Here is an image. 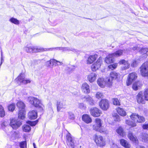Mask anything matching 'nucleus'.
Instances as JSON below:
<instances>
[{"mask_svg":"<svg viewBox=\"0 0 148 148\" xmlns=\"http://www.w3.org/2000/svg\"><path fill=\"white\" fill-rule=\"evenodd\" d=\"M103 121L100 119L96 118L94 121V124L92 125L93 130L101 133L107 134L109 131L105 127L103 126Z\"/></svg>","mask_w":148,"mask_h":148,"instance_id":"nucleus-1","label":"nucleus"},{"mask_svg":"<svg viewBox=\"0 0 148 148\" xmlns=\"http://www.w3.org/2000/svg\"><path fill=\"white\" fill-rule=\"evenodd\" d=\"M28 100L30 104L35 107L38 108L40 111L43 110L44 107L40 100L33 97H29Z\"/></svg>","mask_w":148,"mask_h":148,"instance_id":"nucleus-2","label":"nucleus"},{"mask_svg":"<svg viewBox=\"0 0 148 148\" xmlns=\"http://www.w3.org/2000/svg\"><path fill=\"white\" fill-rule=\"evenodd\" d=\"M17 106L19 110L18 117L22 119L25 118V106L24 103L21 101H18L17 103Z\"/></svg>","mask_w":148,"mask_h":148,"instance_id":"nucleus-3","label":"nucleus"},{"mask_svg":"<svg viewBox=\"0 0 148 148\" xmlns=\"http://www.w3.org/2000/svg\"><path fill=\"white\" fill-rule=\"evenodd\" d=\"M24 50L28 53H34L40 52L41 51H46L48 50L47 49L39 47H34L31 45H27L24 48Z\"/></svg>","mask_w":148,"mask_h":148,"instance_id":"nucleus-4","label":"nucleus"},{"mask_svg":"<svg viewBox=\"0 0 148 148\" xmlns=\"http://www.w3.org/2000/svg\"><path fill=\"white\" fill-rule=\"evenodd\" d=\"M139 71L143 77L148 76V62H145L142 64L139 68Z\"/></svg>","mask_w":148,"mask_h":148,"instance_id":"nucleus-5","label":"nucleus"},{"mask_svg":"<svg viewBox=\"0 0 148 148\" xmlns=\"http://www.w3.org/2000/svg\"><path fill=\"white\" fill-rule=\"evenodd\" d=\"M94 139L97 145L100 147H103L105 145V141L103 137L100 135L95 134L94 136Z\"/></svg>","mask_w":148,"mask_h":148,"instance_id":"nucleus-6","label":"nucleus"},{"mask_svg":"<svg viewBox=\"0 0 148 148\" xmlns=\"http://www.w3.org/2000/svg\"><path fill=\"white\" fill-rule=\"evenodd\" d=\"M102 62V58L100 57L92 65L91 69L92 71H95L96 70L98 69L100 67Z\"/></svg>","mask_w":148,"mask_h":148,"instance_id":"nucleus-7","label":"nucleus"},{"mask_svg":"<svg viewBox=\"0 0 148 148\" xmlns=\"http://www.w3.org/2000/svg\"><path fill=\"white\" fill-rule=\"evenodd\" d=\"M24 78V74L21 73L15 79V80L18 84H20L22 83L26 84L30 83L31 82V81L29 79H25Z\"/></svg>","mask_w":148,"mask_h":148,"instance_id":"nucleus-8","label":"nucleus"},{"mask_svg":"<svg viewBox=\"0 0 148 148\" xmlns=\"http://www.w3.org/2000/svg\"><path fill=\"white\" fill-rule=\"evenodd\" d=\"M130 117L132 120L140 123H142L145 121V118L143 116L136 114H132L130 116Z\"/></svg>","mask_w":148,"mask_h":148,"instance_id":"nucleus-9","label":"nucleus"},{"mask_svg":"<svg viewBox=\"0 0 148 148\" xmlns=\"http://www.w3.org/2000/svg\"><path fill=\"white\" fill-rule=\"evenodd\" d=\"M21 124V122L17 120L13 119L10 120V125L13 129H17Z\"/></svg>","mask_w":148,"mask_h":148,"instance_id":"nucleus-10","label":"nucleus"},{"mask_svg":"<svg viewBox=\"0 0 148 148\" xmlns=\"http://www.w3.org/2000/svg\"><path fill=\"white\" fill-rule=\"evenodd\" d=\"M99 105L100 108L103 110H106L109 108V101L106 99H102L99 102Z\"/></svg>","mask_w":148,"mask_h":148,"instance_id":"nucleus-11","label":"nucleus"},{"mask_svg":"<svg viewBox=\"0 0 148 148\" xmlns=\"http://www.w3.org/2000/svg\"><path fill=\"white\" fill-rule=\"evenodd\" d=\"M137 74L135 73H132L129 74L126 82L127 85V86L130 85L133 82L137 79Z\"/></svg>","mask_w":148,"mask_h":148,"instance_id":"nucleus-12","label":"nucleus"},{"mask_svg":"<svg viewBox=\"0 0 148 148\" xmlns=\"http://www.w3.org/2000/svg\"><path fill=\"white\" fill-rule=\"evenodd\" d=\"M66 107V101L61 100L58 101L57 103V110L58 112L62 111Z\"/></svg>","mask_w":148,"mask_h":148,"instance_id":"nucleus-13","label":"nucleus"},{"mask_svg":"<svg viewBox=\"0 0 148 148\" xmlns=\"http://www.w3.org/2000/svg\"><path fill=\"white\" fill-rule=\"evenodd\" d=\"M90 113L91 115L94 117H98L101 114V112L97 108H92L90 109Z\"/></svg>","mask_w":148,"mask_h":148,"instance_id":"nucleus-14","label":"nucleus"},{"mask_svg":"<svg viewBox=\"0 0 148 148\" xmlns=\"http://www.w3.org/2000/svg\"><path fill=\"white\" fill-rule=\"evenodd\" d=\"M81 88L82 92L85 94H88L90 92V86L86 83H84L82 84Z\"/></svg>","mask_w":148,"mask_h":148,"instance_id":"nucleus-15","label":"nucleus"},{"mask_svg":"<svg viewBox=\"0 0 148 148\" xmlns=\"http://www.w3.org/2000/svg\"><path fill=\"white\" fill-rule=\"evenodd\" d=\"M66 139L67 145L71 147L72 148H73L74 146V140L69 133H68L66 135Z\"/></svg>","mask_w":148,"mask_h":148,"instance_id":"nucleus-16","label":"nucleus"},{"mask_svg":"<svg viewBox=\"0 0 148 148\" xmlns=\"http://www.w3.org/2000/svg\"><path fill=\"white\" fill-rule=\"evenodd\" d=\"M97 76V74L92 73L88 75L87 79L90 83H92L96 80Z\"/></svg>","mask_w":148,"mask_h":148,"instance_id":"nucleus-17","label":"nucleus"},{"mask_svg":"<svg viewBox=\"0 0 148 148\" xmlns=\"http://www.w3.org/2000/svg\"><path fill=\"white\" fill-rule=\"evenodd\" d=\"M82 99L84 101L88 102L90 105H93L95 104L94 101L91 97L89 95L84 96Z\"/></svg>","mask_w":148,"mask_h":148,"instance_id":"nucleus-18","label":"nucleus"},{"mask_svg":"<svg viewBox=\"0 0 148 148\" xmlns=\"http://www.w3.org/2000/svg\"><path fill=\"white\" fill-rule=\"evenodd\" d=\"M19 134L18 131H12L8 134V135L10 139L14 140L18 137Z\"/></svg>","mask_w":148,"mask_h":148,"instance_id":"nucleus-19","label":"nucleus"},{"mask_svg":"<svg viewBox=\"0 0 148 148\" xmlns=\"http://www.w3.org/2000/svg\"><path fill=\"white\" fill-rule=\"evenodd\" d=\"M145 99L143 95L142 92H140L138 93L137 96V100L139 103H144Z\"/></svg>","mask_w":148,"mask_h":148,"instance_id":"nucleus-20","label":"nucleus"},{"mask_svg":"<svg viewBox=\"0 0 148 148\" xmlns=\"http://www.w3.org/2000/svg\"><path fill=\"white\" fill-rule=\"evenodd\" d=\"M82 120L86 123L88 124L92 122V119L89 115L84 114L82 116Z\"/></svg>","mask_w":148,"mask_h":148,"instance_id":"nucleus-21","label":"nucleus"},{"mask_svg":"<svg viewBox=\"0 0 148 148\" xmlns=\"http://www.w3.org/2000/svg\"><path fill=\"white\" fill-rule=\"evenodd\" d=\"M28 117L30 119H35L37 116V112L35 110L30 111L28 113Z\"/></svg>","mask_w":148,"mask_h":148,"instance_id":"nucleus-22","label":"nucleus"},{"mask_svg":"<svg viewBox=\"0 0 148 148\" xmlns=\"http://www.w3.org/2000/svg\"><path fill=\"white\" fill-rule=\"evenodd\" d=\"M127 137L132 142L137 143L138 142V140L136 136H134L132 132H128L127 134Z\"/></svg>","mask_w":148,"mask_h":148,"instance_id":"nucleus-23","label":"nucleus"},{"mask_svg":"<svg viewBox=\"0 0 148 148\" xmlns=\"http://www.w3.org/2000/svg\"><path fill=\"white\" fill-rule=\"evenodd\" d=\"M97 57V54H94L90 56L88 58L87 63L88 64L92 63L96 59Z\"/></svg>","mask_w":148,"mask_h":148,"instance_id":"nucleus-24","label":"nucleus"},{"mask_svg":"<svg viewBox=\"0 0 148 148\" xmlns=\"http://www.w3.org/2000/svg\"><path fill=\"white\" fill-rule=\"evenodd\" d=\"M120 64H123V67L122 69L125 70L128 69L130 67V64L128 63L127 61L123 60L120 61L119 62Z\"/></svg>","mask_w":148,"mask_h":148,"instance_id":"nucleus-25","label":"nucleus"},{"mask_svg":"<svg viewBox=\"0 0 148 148\" xmlns=\"http://www.w3.org/2000/svg\"><path fill=\"white\" fill-rule=\"evenodd\" d=\"M97 83L99 86L102 88L104 87L106 85L105 79L102 78H98L97 80Z\"/></svg>","mask_w":148,"mask_h":148,"instance_id":"nucleus-26","label":"nucleus"},{"mask_svg":"<svg viewBox=\"0 0 148 148\" xmlns=\"http://www.w3.org/2000/svg\"><path fill=\"white\" fill-rule=\"evenodd\" d=\"M125 52V50L119 49L112 54L113 57H117L121 56Z\"/></svg>","mask_w":148,"mask_h":148,"instance_id":"nucleus-27","label":"nucleus"},{"mask_svg":"<svg viewBox=\"0 0 148 148\" xmlns=\"http://www.w3.org/2000/svg\"><path fill=\"white\" fill-rule=\"evenodd\" d=\"M114 57L112 54H110L105 58V61L107 64L112 63L114 61Z\"/></svg>","mask_w":148,"mask_h":148,"instance_id":"nucleus-28","label":"nucleus"},{"mask_svg":"<svg viewBox=\"0 0 148 148\" xmlns=\"http://www.w3.org/2000/svg\"><path fill=\"white\" fill-rule=\"evenodd\" d=\"M116 132L120 136L123 137H124L126 135V132L124 131L123 128L121 127L116 129Z\"/></svg>","mask_w":148,"mask_h":148,"instance_id":"nucleus-29","label":"nucleus"},{"mask_svg":"<svg viewBox=\"0 0 148 148\" xmlns=\"http://www.w3.org/2000/svg\"><path fill=\"white\" fill-rule=\"evenodd\" d=\"M56 49L61 50H62L63 51H72L74 52H76V50L72 48H70L69 47H57L56 48H51L49 49Z\"/></svg>","mask_w":148,"mask_h":148,"instance_id":"nucleus-30","label":"nucleus"},{"mask_svg":"<svg viewBox=\"0 0 148 148\" xmlns=\"http://www.w3.org/2000/svg\"><path fill=\"white\" fill-rule=\"evenodd\" d=\"M120 143L122 146L126 148H130L131 147L130 145L128 142L124 139H121L120 140Z\"/></svg>","mask_w":148,"mask_h":148,"instance_id":"nucleus-31","label":"nucleus"},{"mask_svg":"<svg viewBox=\"0 0 148 148\" xmlns=\"http://www.w3.org/2000/svg\"><path fill=\"white\" fill-rule=\"evenodd\" d=\"M140 52L142 55H144L145 57H147L148 56V48L144 47L141 48L140 50Z\"/></svg>","mask_w":148,"mask_h":148,"instance_id":"nucleus-32","label":"nucleus"},{"mask_svg":"<svg viewBox=\"0 0 148 148\" xmlns=\"http://www.w3.org/2000/svg\"><path fill=\"white\" fill-rule=\"evenodd\" d=\"M117 113L121 116H125L126 115V112L125 110L122 108L118 107L116 109Z\"/></svg>","mask_w":148,"mask_h":148,"instance_id":"nucleus-33","label":"nucleus"},{"mask_svg":"<svg viewBox=\"0 0 148 148\" xmlns=\"http://www.w3.org/2000/svg\"><path fill=\"white\" fill-rule=\"evenodd\" d=\"M141 86V84L139 82H135L132 86V88L135 90H137Z\"/></svg>","mask_w":148,"mask_h":148,"instance_id":"nucleus-34","label":"nucleus"},{"mask_svg":"<svg viewBox=\"0 0 148 148\" xmlns=\"http://www.w3.org/2000/svg\"><path fill=\"white\" fill-rule=\"evenodd\" d=\"M112 79L110 77L107 78L105 79L106 85L108 86H111L112 84Z\"/></svg>","mask_w":148,"mask_h":148,"instance_id":"nucleus-35","label":"nucleus"},{"mask_svg":"<svg viewBox=\"0 0 148 148\" xmlns=\"http://www.w3.org/2000/svg\"><path fill=\"white\" fill-rule=\"evenodd\" d=\"M140 60L138 59H136L133 60L131 64V66L132 67H135L136 66L138 63H140Z\"/></svg>","mask_w":148,"mask_h":148,"instance_id":"nucleus-36","label":"nucleus"},{"mask_svg":"<svg viewBox=\"0 0 148 148\" xmlns=\"http://www.w3.org/2000/svg\"><path fill=\"white\" fill-rule=\"evenodd\" d=\"M23 130L25 132H28L31 130V127L29 125H24L23 126Z\"/></svg>","mask_w":148,"mask_h":148,"instance_id":"nucleus-37","label":"nucleus"},{"mask_svg":"<svg viewBox=\"0 0 148 148\" xmlns=\"http://www.w3.org/2000/svg\"><path fill=\"white\" fill-rule=\"evenodd\" d=\"M104 95L101 92H98L96 93L95 95V97L98 99H102Z\"/></svg>","mask_w":148,"mask_h":148,"instance_id":"nucleus-38","label":"nucleus"},{"mask_svg":"<svg viewBox=\"0 0 148 148\" xmlns=\"http://www.w3.org/2000/svg\"><path fill=\"white\" fill-rule=\"evenodd\" d=\"M142 140L143 142L148 143V134L146 133H144L142 136Z\"/></svg>","mask_w":148,"mask_h":148,"instance_id":"nucleus-39","label":"nucleus"},{"mask_svg":"<svg viewBox=\"0 0 148 148\" xmlns=\"http://www.w3.org/2000/svg\"><path fill=\"white\" fill-rule=\"evenodd\" d=\"M126 124L128 125L131 126L132 127H135L136 125V123L130 120H127L125 121Z\"/></svg>","mask_w":148,"mask_h":148,"instance_id":"nucleus-40","label":"nucleus"},{"mask_svg":"<svg viewBox=\"0 0 148 148\" xmlns=\"http://www.w3.org/2000/svg\"><path fill=\"white\" fill-rule=\"evenodd\" d=\"M118 76V74L115 72L113 71L110 74V77L112 79H115L117 78Z\"/></svg>","mask_w":148,"mask_h":148,"instance_id":"nucleus-41","label":"nucleus"},{"mask_svg":"<svg viewBox=\"0 0 148 148\" xmlns=\"http://www.w3.org/2000/svg\"><path fill=\"white\" fill-rule=\"evenodd\" d=\"M143 95L145 100L148 101V88L144 90Z\"/></svg>","mask_w":148,"mask_h":148,"instance_id":"nucleus-42","label":"nucleus"},{"mask_svg":"<svg viewBox=\"0 0 148 148\" xmlns=\"http://www.w3.org/2000/svg\"><path fill=\"white\" fill-rule=\"evenodd\" d=\"M5 113L3 107L0 105V116L3 117L5 115Z\"/></svg>","mask_w":148,"mask_h":148,"instance_id":"nucleus-43","label":"nucleus"},{"mask_svg":"<svg viewBox=\"0 0 148 148\" xmlns=\"http://www.w3.org/2000/svg\"><path fill=\"white\" fill-rule=\"evenodd\" d=\"M10 21L16 25H18L20 23L19 21L18 20L14 18H10Z\"/></svg>","mask_w":148,"mask_h":148,"instance_id":"nucleus-44","label":"nucleus"},{"mask_svg":"<svg viewBox=\"0 0 148 148\" xmlns=\"http://www.w3.org/2000/svg\"><path fill=\"white\" fill-rule=\"evenodd\" d=\"M15 107V104L14 103H12L8 106V108L9 111L12 112L14 110Z\"/></svg>","mask_w":148,"mask_h":148,"instance_id":"nucleus-45","label":"nucleus"},{"mask_svg":"<svg viewBox=\"0 0 148 148\" xmlns=\"http://www.w3.org/2000/svg\"><path fill=\"white\" fill-rule=\"evenodd\" d=\"M9 124V122L8 121H3L1 124L2 129L8 126Z\"/></svg>","mask_w":148,"mask_h":148,"instance_id":"nucleus-46","label":"nucleus"},{"mask_svg":"<svg viewBox=\"0 0 148 148\" xmlns=\"http://www.w3.org/2000/svg\"><path fill=\"white\" fill-rule=\"evenodd\" d=\"M117 66V63H114L112 64H111L108 66V68L111 69L113 70L116 69Z\"/></svg>","mask_w":148,"mask_h":148,"instance_id":"nucleus-47","label":"nucleus"},{"mask_svg":"<svg viewBox=\"0 0 148 148\" xmlns=\"http://www.w3.org/2000/svg\"><path fill=\"white\" fill-rule=\"evenodd\" d=\"M113 104L114 105H120V103L117 99L114 98L112 99Z\"/></svg>","mask_w":148,"mask_h":148,"instance_id":"nucleus-48","label":"nucleus"},{"mask_svg":"<svg viewBox=\"0 0 148 148\" xmlns=\"http://www.w3.org/2000/svg\"><path fill=\"white\" fill-rule=\"evenodd\" d=\"M20 146L21 148H26V141L21 142L20 144Z\"/></svg>","mask_w":148,"mask_h":148,"instance_id":"nucleus-49","label":"nucleus"},{"mask_svg":"<svg viewBox=\"0 0 148 148\" xmlns=\"http://www.w3.org/2000/svg\"><path fill=\"white\" fill-rule=\"evenodd\" d=\"M69 118L72 120H73L75 118L74 114L71 112H68Z\"/></svg>","mask_w":148,"mask_h":148,"instance_id":"nucleus-50","label":"nucleus"},{"mask_svg":"<svg viewBox=\"0 0 148 148\" xmlns=\"http://www.w3.org/2000/svg\"><path fill=\"white\" fill-rule=\"evenodd\" d=\"M27 123L31 126H34L37 123V121H36L33 122L28 121H27Z\"/></svg>","mask_w":148,"mask_h":148,"instance_id":"nucleus-51","label":"nucleus"},{"mask_svg":"<svg viewBox=\"0 0 148 148\" xmlns=\"http://www.w3.org/2000/svg\"><path fill=\"white\" fill-rule=\"evenodd\" d=\"M79 107L80 109H85L86 108V107L84 105V104L82 103H79Z\"/></svg>","mask_w":148,"mask_h":148,"instance_id":"nucleus-52","label":"nucleus"},{"mask_svg":"<svg viewBox=\"0 0 148 148\" xmlns=\"http://www.w3.org/2000/svg\"><path fill=\"white\" fill-rule=\"evenodd\" d=\"M114 119L115 121H119L120 120V116L116 114L114 116Z\"/></svg>","mask_w":148,"mask_h":148,"instance_id":"nucleus-53","label":"nucleus"},{"mask_svg":"<svg viewBox=\"0 0 148 148\" xmlns=\"http://www.w3.org/2000/svg\"><path fill=\"white\" fill-rule=\"evenodd\" d=\"M56 62V64L55 65V66L61 65L63 64L61 62H60L54 59V62Z\"/></svg>","mask_w":148,"mask_h":148,"instance_id":"nucleus-54","label":"nucleus"},{"mask_svg":"<svg viewBox=\"0 0 148 148\" xmlns=\"http://www.w3.org/2000/svg\"><path fill=\"white\" fill-rule=\"evenodd\" d=\"M54 61V59L51 60L50 61H47L46 62V64L47 66H50L51 65V63Z\"/></svg>","mask_w":148,"mask_h":148,"instance_id":"nucleus-55","label":"nucleus"},{"mask_svg":"<svg viewBox=\"0 0 148 148\" xmlns=\"http://www.w3.org/2000/svg\"><path fill=\"white\" fill-rule=\"evenodd\" d=\"M143 127L144 129H147L148 128V122H145L143 125Z\"/></svg>","mask_w":148,"mask_h":148,"instance_id":"nucleus-56","label":"nucleus"},{"mask_svg":"<svg viewBox=\"0 0 148 148\" xmlns=\"http://www.w3.org/2000/svg\"><path fill=\"white\" fill-rule=\"evenodd\" d=\"M137 148H145L144 146H138L137 147Z\"/></svg>","mask_w":148,"mask_h":148,"instance_id":"nucleus-57","label":"nucleus"},{"mask_svg":"<svg viewBox=\"0 0 148 148\" xmlns=\"http://www.w3.org/2000/svg\"><path fill=\"white\" fill-rule=\"evenodd\" d=\"M56 62H54V61L53 62L51 63V64L52 65V66H53L54 65H55L56 64Z\"/></svg>","mask_w":148,"mask_h":148,"instance_id":"nucleus-58","label":"nucleus"},{"mask_svg":"<svg viewBox=\"0 0 148 148\" xmlns=\"http://www.w3.org/2000/svg\"><path fill=\"white\" fill-rule=\"evenodd\" d=\"M137 49V47H133V49L134 50L136 49Z\"/></svg>","mask_w":148,"mask_h":148,"instance_id":"nucleus-59","label":"nucleus"},{"mask_svg":"<svg viewBox=\"0 0 148 148\" xmlns=\"http://www.w3.org/2000/svg\"><path fill=\"white\" fill-rule=\"evenodd\" d=\"M33 146H34V148H36V145L34 143L33 144Z\"/></svg>","mask_w":148,"mask_h":148,"instance_id":"nucleus-60","label":"nucleus"},{"mask_svg":"<svg viewBox=\"0 0 148 148\" xmlns=\"http://www.w3.org/2000/svg\"><path fill=\"white\" fill-rule=\"evenodd\" d=\"M74 95H77V92H75V93H74Z\"/></svg>","mask_w":148,"mask_h":148,"instance_id":"nucleus-61","label":"nucleus"},{"mask_svg":"<svg viewBox=\"0 0 148 148\" xmlns=\"http://www.w3.org/2000/svg\"><path fill=\"white\" fill-rule=\"evenodd\" d=\"M73 68H72V69H74V67H74V66H73Z\"/></svg>","mask_w":148,"mask_h":148,"instance_id":"nucleus-62","label":"nucleus"}]
</instances>
